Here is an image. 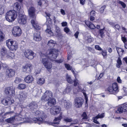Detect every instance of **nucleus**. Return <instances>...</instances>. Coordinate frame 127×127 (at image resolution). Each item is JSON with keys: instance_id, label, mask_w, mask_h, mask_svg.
Returning <instances> with one entry per match:
<instances>
[{"instance_id": "obj_1", "label": "nucleus", "mask_w": 127, "mask_h": 127, "mask_svg": "<svg viewBox=\"0 0 127 127\" xmlns=\"http://www.w3.org/2000/svg\"><path fill=\"white\" fill-rule=\"evenodd\" d=\"M58 52L57 49H53L41 53L40 56L41 63L47 70L51 69L52 67V63L48 60L49 58L56 59L58 54Z\"/></svg>"}, {"instance_id": "obj_2", "label": "nucleus", "mask_w": 127, "mask_h": 127, "mask_svg": "<svg viewBox=\"0 0 127 127\" xmlns=\"http://www.w3.org/2000/svg\"><path fill=\"white\" fill-rule=\"evenodd\" d=\"M52 96V92L50 91H47L42 97L41 99L43 101H48L47 104L46 105V107L45 108L48 109L49 107H48V106L51 107L56 103V99L53 98H51Z\"/></svg>"}, {"instance_id": "obj_3", "label": "nucleus", "mask_w": 127, "mask_h": 127, "mask_svg": "<svg viewBox=\"0 0 127 127\" xmlns=\"http://www.w3.org/2000/svg\"><path fill=\"white\" fill-rule=\"evenodd\" d=\"M35 11L34 8L32 7L29 9L28 13L30 16L32 17L31 22L33 26L35 29L39 30L41 28V27L38 25L36 21Z\"/></svg>"}, {"instance_id": "obj_4", "label": "nucleus", "mask_w": 127, "mask_h": 127, "mask_svg": "<svg viewBox=\"0 0 127 127\" xmlns=\"http://www.w3.org/2000/svg\"><path fill=\"white\" fill-rule=\"evenodd\" d=\"M35 115L36 116H39L40 117L38 118H34L33 120L35 121L34 122L36 123L39 125L41 124L45 120V119L47 117L46 115L43 112L38 110L36 111L35 112Z\"/></svg>"}, {"instance_id": "obj_5", "label": "nucleus", "mask_w": 127, "mask_h": 127, "mask_svg": "<svg viewBox=\"0 0 127 127\" xmlns=\"http://www.w3.org/2000/svg\"><path fill=\"white\" fill-rule=\"evenodd\" d=\"M17 15L16 11L14 10H10L6 13L5 16V19L9 22L12 23L16 18Z\"/></svg>"}, {"instance_id": "obj_6", "label": "nucleus", "mask_w": 127, "mask_h": 127, "mask_svg": "<svg viewBox=\"0 0 127 127\" xmlns=\"http://www.w3.org/2000/svg\"><path fill=\"white\" fill-rule=\"evenodd\" d=\"M6 46L9 49L13 51H15L18 47V43L11 39H9L6 41Z\"/></svg>"}, {"instance_id": "obj_7", "label": "nucleus", "mask_w": 127, "mask_h": 127, "mask_svg": "<svg viewBox=\"0 0 127 127\" xmlns=\"http://www.w3.org/2000/svg\"><path fill=\"white\" fill-rule=\"evenodd\" d=\"M35 54L32 50L29 49L25 50L24 55L25 57L29 59H32L35 55Z\"/></svg>"}, {"instance_id": "obj_8", "label": "nucleus", "mask_w": 127, "mask_h": 127, "mask_svg": "<svg viewBox=\"0 0 127 127\" xmlns=\"http://www.w3.org/2000/svg\"><path fill=\"white\" fill-rule=\"evenodd\" d=\"M84 102L83 99L80 97H76L74 102V105L76 108H79L82 106Z\"/></svg>"}, {"instance_id": "obj_9", "label": "nucleus", "mask_w": 127, "mask_h": 127, "mask_svg": "<svg viewBox=\"0 0 127 127\" xmlns=\"http://www.w3.org/2000/svg\"><path fill=\"white\" fill-rule=\"evenodd\" d=\"M12 32L15 36H19L21 35V30L19 26H15L12 29Z\"/></svg>"}, {"instance_id": "obj_10", "label": "nucleus", "mask_w": 127, "mask_h": 127, "mask_svg": "<svg viewBox=\"0 0 127 127\" xmlns=\"http://www.w3.org/2000/svg\"><path fill=\"white\" fill-rule=\"evenodd\" d=\"M15 88L13 86L7 87L5 89V92L9 95H12L15 93Z\"/></svg>"}, {"instance_id": "obj_11", "label": "nucleus", "mask_w": 127, "mask_h": 127, "mask_svg": "<svg viewBox=\"0 0 127 127\" xmlns=\"http://www.w3.org/2000/svg\"><path fill=\"white\" fill-rule=\"evenodd\" d=\"M127 112V104H125L119 107L115 112L121 114L123 112Z\"/></svg>"}, {"instance_id": "obj_12", "label": "nucleus", "mask_w": 127, "mask_h": 127, "mask_svg": "<svg viewBox=\"0 0 127 127\" xmlns=\"http://www.w3.org/2000/svg\"><path fill=\"white\" fill-rule=\"evenodd\" d=\"M18 22L20 24H25L26 23L27 18L25 15L20 14L18 20Z\"/></svg>"}, {"instance_id": "obj_13", "label": "nucleus", "mask_w": 127, "mask_h": 127, "mask_svg": "<svg viewBox=\"0 0 127 127\" xmlns=\"http://www.w3.org/2000/svg\"><path fill=\"white\" fill-rule=\"evenodd\" d=\"M32 68V65L31 64H27L25 66H23L22 70L23 72L29 73L30 72Z\"/></svg>"}, {"instance_id": "obj_14", "label": "nucleus", "mask_w": 127, "mask_h": 127, "mask_svg": "<svg viewBox=\"0 0 127 127\" xmlns=\"http://www.w3.org/2000/svg\"><path fill=\"white\" fill-rule=\"evenodd\" d=\"M61 110V108L59 106H55L51 109L50 113L52 114L55 115L59 113Z\"/></svg>"}, {"instance_id": "obj_15", "label": "nucleus", "mask_w": 127, "mask_h": 127, "mask_svg": "<svg viewBox=\"0 0 127 127\" xmlns=\"http://www.w3.org/2000/svg\"><path fill=\"white\" fill-rule=\"evenodd\" d=\"M6 74L7 76L9 77H10L14 76L15 74V71L12 69H7Z\"/></svg>"}, {"instance_id": "obj_16", "label": "nucleus", "mask_w": 127, "mask_h": 127, "mask_svg": "<svg viewBox=\"0 0 127 127\" xmlns=\"http://www.w3.org/2000/svg\"><path fill=\"white\" fill-rule=\"evenodd\" d=\"M33 39L36 41H39L41 40L39 32H36L33 35Z\"/></svg>"}, {"instance_id": "obj_17", "label": "nucleus", "mask_w": 127, "mask_h": 127, "mask_svg": "<svg viewBox=\"0 0 127 127\" xmlns=\"http://www.w3.org/2000/svg\"><path fill=\"white\" fill-rule=\"evenodd\" d=\"M24 80L26 83H30L32 82L33 81V79L31 75H29L25 78Z\"/></svg>"}, {"instance_id": "obj_18", "label": "nucleus", "mask_w": 127, "mask_h": 127, "mask_svg": "<svg viewBox=\"0 0 127 127\" xmlns=\"http://www.w3.org/2000/svg\"><path fill=\"white\" fill-rule=\"evenodd\" d=\"M20 115H19V116L16 117V118L19 120H23L24 122L26 123H32L31 122V119H29L28 118H21V117H20Z\"/></svg>"}, {"instance_id": "obj_19", "label": "nucleus", "mask_w": 127, "mask_h": 127, "mask_svg": "<svg viewBox=\"0 0 127 127\" xmlns=\"http://www.w3.org/2000/svg\"><path fill=\"white\" fill-rule=\"evenodd\" d=\"M27 107L31 110H33L36 109L37 107V103L35 102H32Z\"/></svg>"}, {"instance_id": "obj_20", "label": "nucleus", "mask_w": 127, "mask_h": 127, "mask_svg": "<svg viewBox=\"0 0 127 127\" xmlns=\"http://www.w3.org/2000/svg\"><path fill=\"white\" fill-rule=\"evenodd\" d=\"M14 7L15 9L18 12H22L23 11L22 7L19 3L16 2L14 4Z\"/></svg>"}, {"instance_id": "obj_21", "label": "nucleus", "mask_w": 127, "mask_h": 127, "mask_svg": "<svg viewBox=\"0 0 127 127\" xmlns=\"http://www.w3.org/2000/svg\"><path fill=\"white\" fill-rule=\"evenodd\" d=\"M104 113H102L100 115L99 114H98L94 118L93 120L94 122L96 124H99V122L97 121V120L98 118H103L104 117Z\"/></svg>"}, {"instance_id": "obj_22", "label": "nucleus", "mask_w": 127, "mask_h": 127, "mask_svg": "<svg viewBox=\"0 0 127 127\" xmlns=\"http://www.w3.org/2000/svg\"><path fill=\"white\" fill-rule=\"evenodd\" d=\"M7 51L6 48L4 47H2L1 49V54L2 57H6L7 55Z\"/></svg>"}, {"instance_id": "obj_23", "label": "nucleus", "mask_w": 127, "mask_h": 127, "mask_svg": "<svg viewBox=\"0 0 127 127\" xmlns=\"http://www.w3.org/2000/svg\"><path fill=\"white\" fill-rule=\"evenodd\" d=\"M62 114L61 113L58 117L56 118L54 121V124H59L60 120L62 118Z\"/></svg>"}, {"instance_id": "obj_24", "label": "nucleus", "mask_w": 127, "mask_h": 127, "mask_svg": "<svg viewBox=\"0 0 127 127\" xmlns=\"http://www.w3.org/2000/svg\"><path fill=\"white\" fill-rule=\"evenodd\" d=\"M85 23L89 28L91 29H94L95 28V25L89 21H85Z\"/></svg>"}, {"instance_id": "obj_25", "label": "nucleus", "mask_w": 127, "mask_h": 127, "mask_svg": "<svg viewBox=\"0 0 127 127\" xmlns=\"http://www.w3.org/2000/svg\"><path fill=\"white\" fill-rule=\"evenodd\" d=\"M65 66L67 69L68 70H71L73 73L75 77L76 74L75 73L74 71L72 69L71 66H70L69 64H65Z\"/></svg>"}, {"instance_id": "obj_26", "label": "nucleus", "mask_w": 127, "mask_h": 127, "mask_svg": "<svg viewBox=\"0 0 127 127\" xmlns=\"http://www.w3.org/2000/svg\"><path fill=\"white\" fill-rule=\"evenodd\" d=\"M56 42L55 41L52 40H50L48 42V45L51 47H53L56 44Z\"/></svg>"}, {"instance_id": "obj_27", "label": "nucleus", "mask_w": 127, "mask_h": 127, "mask_svg": "<svg viewBox=\"0 0 127 127\" xmlns=\"http://www.w3.org/2000/svg\"><path fill=\"white\" fill-rule=\"evenodd\" d=\"M112 87L115 92H118L119 91L118 86L117 84L116 83H114L112 84Z\"/></svg>"}, {"instance_id": "obj_28", "label": "nucleus", "mask_w": 127, "mask_h": 127, "mask_svg": "<svg viewBox=\"0 0 127 127\" xmlns=\"http://www.w3.org/2000/svg\"><path fill=\"white\" fill-rule=\"evenodd\" d=\"M116 50L119 56L122 55L123 53L124 52V50L122 48L119 47L116 48Z\"/></svg>"}, {"instance_id": "obj_29", "label": "nucleus", "mask_w": 127, "mask_h": 127, "mask_svg": "<svg viewBox=\"0 0 127 127\" xmlns=\"http://www.w3.org/2000/svg\"><path fill=\"white\" fill-rule=\"evenodd\" d=\"M71 105V103L69 101H64V107L66 109H68L70 107Z\"/></svg>"}, {"instance_id": "obj_30", "label": "nucleus", "mask_w": 127, "mask_h": 127, "mask_svg": "<svg viewBox=\"0 0 127 127\" xmlns=\"http://www.w3.org/2000/svg\"><path fill=\"white\" fill-rule=\"evenodd\" d=\"M19 99L21 100H24L27 97V95L26 93H21L20 94Z\"/></svg>"}, {"instance_id": "obj_31", "label": "nucleus", "mask_w": 127, "mask_h": 127, "mask_svg": "<svg viewBox=\"0 0 127 127\" xmlns=\"http://www.w3.org/2000/svg\"><path fill=\"white\" fill-rule=\"evenodd\" d=\"M45 32L48 34L50 35H53V33L50 30V27L48 26L47 29L45 30Z\"/></svg>"}, {"instance_id": "obj_32", "label": "nucleus", "mask_w": 127, "mask_h": 127, "mask_svg": "<svg viewBox=\"0 0 127 127\" xmlns=\"http://www.w3.org/2000/svg\"><path fill=\"white\" fill-rule=\"evenodd\" d=\"M76 75H75L76 76ZM75 79L74 80L73 82L74 83V86H78V87L79 88V86L80 85V83L79 81L76 78V76H75Z\"/></svg>"}, {"instance_id": "obj_33", "label": "nucleus", "mask_w": 127, "mask_h": 127, "mask_svg": "<svg viewBox=\"0 0 127 127\" xmlns=\"http://www.w3.org/2000/svg\"><path fill=\"white\" fill-rule=\"evenodd\" d=\"M14 53L10 52L6 55V57L9 59H12L14 58Z\"/></svg>"}, {"instance_id": "obj_34", "label": "nucleus", "mask_w": 127, "mask_h": 127, "mask_svg": "<svg viewBox=\"0 0 127 127\" xmlns=\"http://www.w3.org/2000/svg\"><path fill=\"white\" fill-rule=\"evenodd\" d=\"M5 8V6L0 5V15H1L4 13Z\"/></svg>"}, {"instance_id": "obj_35", "label": "nucleus", "mask_w": 127, "mask_h": 127, "mask_svg": "<svg viewBox=\"0 0 127 127\" xmlns=\"http://www.w3.org/2000/svg\"><path fill=\"white\" fill-rule=\"evenodd\" d=\"M45 82V79L43 78L38 79L37 80V83L38 84L41 85L44 84Z\"/></svg>"}, {"instance_id": "obj_36", "label": "nucleus", "mask_w": 127, "mask_h": 127, "mask_svg": "<svg viewBox=\"0 0 127 127\" xmlns=\"http://www.w3.org/2000/svg\"><path fill=\"white\" fill-rule=\"evenodd\" d=\"M8 97L6 98L3 99L1 100L2 103L5 105H8Z\"/></svg>"}, {"instance_id": "obj_37", "label": "nucleus", "mask_w": 127, "mask_h": 127, "mask_svg": "<svg viewBox=\"0 0 127 127\" xmlns=\"http://www.w3.org/2000/svg\"><path fill=\"white\" fill-rule=\"evenodd\" d=\"M15 118V117H13L7 119L6 121L8 123H11L14 121Z\"/></svg>"}, {"instance_id": "obj_38", "label": "nucleus", "mask_w": 127, "mask_h": 127, "mask_svg": "<svg viewBox=\"0 0 127 127\" xmlns=\"http://www.w3.org/2000/svg\"><path fill=\"white\" fill-rule=\"evenodd\" d=\"M108 91L111 94H114L115 91H114V90L112 87L111 86H109L108 88Z\"/></svg>"}, {"instance_id": "obj_39", "label": "nucleus", "mask_w": 127, "mask_h": 127, "mask_svg": "<svg viewBox=\"0 0 127 127\" xmlns=\"http://www.w3.org/2000/svg\"><path fill=\"white\" fill-rule=\"evenodd\" d=\"M26 87V85L24 84H20L18 85V88L19 89L22 90L25 89Z\"/></svg>"}, {"instance_id": "obj_40", "label": "nucleus", "mask_w": 127, "mask_h": 127, "mask_svg": "<svg viewBox=\"0 0 127 127\" xmlns=\"http://www.w3.org/2000/svg\"><path fill=\"white\" fill-rule=\"evenodd\" d=\"M72 89L70 86H67L65 89L64 92L65 93H70L71 90Z\"/></svg>"}, {"instance_id": "obj_41", "label": "nucleus", "mask_w": 127, "mask_h": 127, "mask_svg": "<svg viewBox=\"0 0 127 127\" xmlns=\"http://www.w3.org/2000/svg\"><path fill=\"white\" fill-rule=\"evenodd\" d=\"M66 80L67 82L70 84H72L73 83V81L71 79V77L68 75L66 76Z\"/></svg>"}, {"instance_id": "obj_42", "label": "nucleus", "mask_w": 127, "mask_h": 127, "mask_svg": "<svg viewBox=\"0 0 127 127\" xmlns=\"http://www.w3.org/2000/svg\"><path fill=\"white\" fill-rule=\"evenodd\" d=\"M8 105H10L14 102V100L12 98L9 97H8Z\"/></svg>"}, {"instance_id": "obj_43", "label": "nucleus", "mask_w": 127, "mask_h": 127, "mask_svg": "<svg viewBox=\"0 0 127 127\" xmlns=\"http://www.w3.org/2000/svg\"><path fill=\"white\" fill-rule=\"evenodd\" d=\"M4 34L1 31H0V41H3L4 38Z\"/></svg>"}, {"instance_id": "obj_44", "label": "nucleus", "mask_w": 127, "mask_h": 127, "mask_svg": "<svg viewBox=\"0 0 127 127\" xmlns=\"http://www.w3.org/2000/svg\"><path fill=\"white\" fill-rule=\"evenodd\" d=\"M64 120L65 122H70L73 121L72 119L67 117L65 118Z\"/></svg>"}, {"instance_id": "obj_45", "label": "nucleus", "mask_w": 127, "mask_h": 127, "mask_svg": "<svg viewBox=\"0 0 127 127\" xmlns=\"http://www.w3.org/2000/svg\"><path fill=\"white\" fill-rule=\"evenodd\" d=\"M21 81V79L19 78H16L15 80H14V82L18 84L19 82H20Z\"/></svg>"}, {"instance_id": "obj_46", "label": "nucleus", "mask_w": 127, "mask_h": 127, "mask_svg": "<svg viewBox=\"0 0 127 127\" xmlns=\"http://www.w3.org/2000/svg\"><path fill=\"white\" fill-rule=\"evenodd\" d=\"M86 39L88 42H91L93 40V39L92 37H91V36H89L87 37V38Z\"/></svg>"}, {"instance_id": "obj_47", "label": "nucleus", "mask_w": 127, "mask_h": 127, "mask_svg": "<svg viewBox=\"0 0 127 127\" xmlns=\"http://www.w3.org/2000/svg\"><path fill=\"white\" fill-rule=\"evenodd\" d=\"M118 3L121 4L124 8L125 7L126 5L124 2L122 1H120L118 2Z\"/></svg>"}, {"instance_id": "obj_48", "label": "nucleus", "mask_w": 127, "mask_h": 127, "mask_svg": "<svg viewBox=\"0 0 127 127\" xmlns=\"http://www.w3.org/2000/svg\"><path fill=\"white\" fill-rule=\"evenodd\" d=\"M104 29H101L100 31V35L101 37H102L103 36H104Z\"/></svg>"}, {"instance_id": "obj_49", "label": "nucleus", "mask_w": 127, "mask_h": 127, "mask_svg": "<svg viewBox=\"0 0 127 127\" xmlns=\"http://www.w3.org/2000/svg\"><path fill=\"white\" fill-rule=\"evenodd\" d=\"M45 14H46V16L47 17H48V19H49V23L50 24L51 23V19L50 18V14L49 13L45 12Z\"/></svg>"}, {"instance_id": "obj_50", "label": "nucleus", "mask_w": 127, "mask_h": 127, "mask_svg": "<svg viewBox=\"0 0 127 127\" xmlns=\"http://www.w3.org/2000/svg\"><path fill=\"white\" fill-rule=\"evenodd\" d=\"M64 30L66 33H68L70 31L69 29L67 27H65L64 28Z\"/></svg>"}, {"instance_id": "obj_51", "label": "nucleus", "mask_w": 127, "mask_h": 127, "mask_svg": "<svg viewBox=\"0 0 127 127\" xmlns=\"http://www.w3.org/2000/svg\"><path fill=\"white\" fill-rule=\"evenodd\" d=\"M82 116L83 117V119H86L87 118V115L85 112L83 113L82 115Z\"/></svg>"}, {"instance_id": "obj_52", "label": "nucleus", "mask_w": 127, "mask_h": 127, "mask_svg": "<svg viewBox=\"0 0 127 127\" xmlns=\"http://www.w3.org/2000/svg\"><path fill=\"white\" fill-rule=\"evenodd\" d=\"M63 60L61 59L59 60H55V62L57 63H62L63 62Z\"/></svg>"}, {"instance_id": "obj_53", "label": "nucleus", "mask_w": 127, "mask_h": 127, "mask_svg": "<svg viewBox=\"0 0 127 127\" xmlns=\"http://www.w3.org/2000/svg\"><path fill=\"white\" fill-rule=\"evenodd\" d=\"M95 48L98 50H101L102 49L98 45H96L95 46Z\"/></svg>"}, {"instance_id": "obj_54", "label": "nucleus", "mask_w": 127, "mask_h": 127, "mask_svg": "<svg viewBox=\"0 0 127 127\" xmlns=\"http://www.w3.org/2000/svg\"><path fill=\"white\" fill-rule=\"evenodd\" d=\"M105 8V6L104 5L101 7L100 9V12L102 13L103 12Z\"/></svg>"}, {"instance_id": "obj_55", "label": "nucleus", "mask_w": 127, "mask_h": 127, "mask_svg": "<svg viewBox=\"0 0 127 127\" xmlns=\"http://www.w3.org/2000/svg\"><path fill=\"white\" fill-rule=\"evenodd\" d=\"M83 93L84 95V96L86 100V102H87L88 100V97L87 96L86 93H85V92H83Z\"/></svg>"}, {"instance_id": "obj_56", "label": "nucleus", "mask_w": 127, "mask_h": 127, "mask_svg": "<svg viewBox=\"0 0 127 127\" xmlns=\"http://www.w3.org/2000/svg\"><path fill=\"white\" fill-rule=\"evenodd\" d=\"M121 39L123 41V42L124 43L126 42L127 41L126 38L124 37H122Z\"/></svg>"}, {"instance_id": "obj_57", "label": "nucleus", "mask_w": 127, "mask_h": 127, "mask_svg": "<svg viewBox=\"0 0 127 127\" xmlns=\"http://www.w3.org/2000/svg\"><path fill=\"white\" fill-rule=\"evenodd\" d=\"M61 24L62 26L65 27L67 25V23L66 22H63Z\"/></svg>"}, {"instance_id": "obj_58", "label": "nucleus", "mask_w": 127, "mask_h": 127, "mask_svg": "<svg viewBox=\"0 0 127 127\" xmlns=\"http://www.w3.org/2000/svg\"><path fill=\"white\" fill-rule=\"evenodd\" d=\"M55 31L57 33H59L60 31V28L57 26L56 27Z\"/></svg>"}, {"instance_id": "obj_59", "label": "nucleus", "mask_w": 127, "mask_h": 127, "mask_svg": "<svg viewBox=\"0 0 127 127\" xmlns=\"http://www.w3.org/2000/svg\"><path fill=\"white\" fill-rule=\"evenodd\" d=\"M90 16H94L95 15V12L94 11H92L90 13Z\"/></svg>"}, {"instance_id": "obj_60", "label": "nucleus", "mask_w": 127, "mask_h": 127, "mask_svg": "<svg viewBox=\"0 0 127 127\" xmlns=\"http://www.w3.org/2000/svg\"><path fill=\"white\" fill-rule=\"evenodd\" d=\"M117 63L121 65L122 64L120 58H118V59L117 60Z\"/></svg>"}, {"instance_id": "obj_61", "label": "nucleus", "mask_w": 127, "mask_h": 127, "mask_svg": "<svg viewBox=\"0 0 127 127\" xmlns=\"http://www.w3.org/2000/svg\"><path fill=\"white\" fill-rule=\"evenodd\" d=\"M117 82L119 83H122V81L120 79V77H118L117 78Z\"/></svg>"}, {"instance_id": "obj_62", "label": "nucleus", "mask_w": 127, "mask_h": 127, "mask_svg": "<svg viewBox=\"0 0 127 127\" xmlns=\"http://www.w3.org/2000/svg\"><path fill=\"white\" fill-rule=\"evenodd\" d=\"M102 54L103 56L104 57L105 56L107 55V53L106 51H102Z\"/></svg>"}, {"instance_id": "obj_63", "label": "nucleus", "mask_w": 127, "mask_h": 127, "mask_svg": "<svg viewBox=\"0 0 127 127\" xmlns=\"http://www.w3.org/2000/svg\"><path fill=\"white\" fill-rule=\"evenodd\" d=\"M60 12L61 14L63 15H65V12L64 10L62 9H61L60 10Z\"/></svg>"}, {"instance_id": "obj_64", "label": "nucleus", "mask_w": 127, "mask_h": 127, "mask_svg": "<svg viewBox=\"0 0 127 127\" xmlns=\"http://www.w3.org/2000/svg\"><path fill=\"white\" fill-rule=\"evenodd\" d=\"M79 32H77L74 34V36L76 38H77L79 34Z\"/></svg>"}]
</instances>
